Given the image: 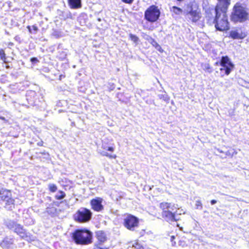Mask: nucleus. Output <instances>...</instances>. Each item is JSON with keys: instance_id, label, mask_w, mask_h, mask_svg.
Segmentation results:
<instances>
[{"instance_id": "obj_6", "label": "nucleus", "mask_w": 249, "mask_h": 249, "mask_svg": "<svg viewBox=\"0 0 249 249\" xmlns=\"http://www.w3.org/2000/svg\"><path fill=\"white\" fill-rule=\"evenodd\" d=\"M91 211L86 208H81L78 210L73 216L74 221L79 223H85L89 222L92 218Z\"/></svg>"}, {"instance_id": "obj_24", "label": "nucleus", "mask_w": 249, "mask_h": 249, "mask_svg": "<svg viewBox=\"0 0 249 249\" xmlns=\"http://www.w3.org/2000/svg\"><path fill=\"white\" fill-rule=\"evenodd\" d=\"M0 59L3 61L4 63L6 62V55L4 50L2 49H0Z\"/></svg>"}, {"instance_id": "obj_1", "label": "nucleus", "mask_w": 249, "mask_h": 249, "mask_svg": "<svg viewBox=\"0 0 249 249\" xmlns=\"http://www.w3.org/2000/svg\"><path fill=\"white\" fill-rule=\"evenodd\" d=\"M161 218L168 223L177 222V214L179 208L174 203L163 201L159 204Z\"/></svg>"}, {"instance_id": "obj_3", "label": "nucleus", "mask_w": 249, "mask_h": 249, "mask_svg": "<svg viewBox=\"0 0 249 249\" xmlns=\"http://www.w3.org/2000/svg\"><path fill=\"white\" fill-rule=\"evenodd\" d=\"M215 16L213 18L207 13V17L208 20L213 19V23L216 31L220 32H227L230 29V22L228 20L227 13L214 12Z\"/></svg>"}, {"instance_id": "obj_13", "label": "nucleus", "mask_w": 249, "mask_h": 249, "mask_svg": "<svg viewBox=\"0 0 249 249\" xmlns=\"http://www.w3.org/2000/svg\"><path fill=\"white\" fill-rule=\"evenodd\" d=\"M103 199L102 197H96L90 200V205L92 210L96 212L102 211L104 207L103 205Z\"/></svg>"}, {"instance_id": "obj_28", "label": "nucleus", "mask_w": 249, "mask_h": 249, "mask_svg": "<svg viewBox=\"0 0 249 249\" xmlns=\"http://www.w3.org/2000/svg\"><path fill=\"white\" fill-rule=\"evenodd\" d=\"M121 1L124 3L131 4L133 2L134 0H121Z\"/></svg>"}, {"instance_id": "obj_35", "label": "nucleus", "mask_w": 249, "mask_h": 249, "mask_svg": "<svg viewBox=\"0 0 249 249\" xmlns=\"http://www.w3.org/2000/svg\"><path fill=\"white\" fill-rule=\"evenodd\" d=\"M65 77V76L64 75L61 74V75H59V79L60 80H61L62 78H64Z\"/></svg>"}, {"instance_id": "obj_5", "label": "nucleus", "mask_w": 249, "mask_h": 249, "mask_svg": "<svg viewBox=\"0 0 249 249\" xmlns=\"http://www.w3.org/2000/svg\"><path fill=\"white\" fill-rule=\"evenodd\" d=\"M0 202H4V208L8 210H12L15 208V200L11 190L0 187Z\"/></svg>"}, {"instance_id": "obj_2", "label": "nucleus", "mask_w": 249, "mask_h": 249, "mask_svg": "<svg viewBox=\"0 0 249 249\" xmlns=\"http://www.w3.org/2000/svg\"><path fill=\"white\" fill-rule=\"evenodd\" d=\"M71 236L76 245H87L92 243V232L87 228L76 229L71 233Z\"/></svg>"}, {"instance_id": "obj_33", "label": "nucleus", "mask_w": 249, "mask_h": 249, "mask_svg": "<svg viewBox=\"0 0 249 249\" xmlns=\"http://www.w3.org/2000/svg\"><path fill=\"white\" fill-rule=\"evenodd\" d=\"M37 144L38 146H42L43 145V141H41V142H38Z\"/></svg>"}, {"instance_id": "obj_21", "label": "nucleus", "mask_w": 249, "mask_h": 249, "mask_svg": "<svg viewBox=\"0 0 249 249\" xmlns=\"http://www.w3.org/2000/svg\"><path fill=\"white\" fill-rule=\"evenodd\" d=\"M201 66L203 70L209 73H211L213 71V68L209 63H201Z\"/></svg>"}, {"instance_id": "obj_32", "label": "nucleus", "mask_w": 249, "mask_h": 249, "mask_svg": "<svg viewBox=\"0 0 249 249\" xmlns=\"http://www.w3.org/2000/svg\"><path fill=\"white\" fill-rule=\"evenodd\" d=\"M31 27L30 26H29V25L27 26V28L28 29V31L29 32V33L32 34V30H31Z\"/></svg>"}, {"instance_id": "obj_7", "label": "nucleus", "mask_w": 249, "mask_h": 249, "mask_svg": "<svg viewBox=\"0 0 249 249\" xmlns=\"http://www.w3.org/2000/svg\"><path fill=\"white\" fill-rule=\"evenodd\" d=\"M160 16V11L158 6L156 5H151L145 11L144 14V19L151 23L157 21Z\"/></svg>"}, {"instance_id": "obj_9", "label": "nucleus", "mask_w": 249, "mask_h": 249, "mask_svg": "<svg viewBox=\"0 0 249 249\" xmlns=\"http://www.w3.org/2000/svg\"><path fill=\"white\" fill-rule=\"evenodd\" d=\"M123 224L127 230L134 231L139 226V219L133 214L127 213L123 219Z\"/></svg>"}, {"instance_id": "obj_31", "label": "nucleus", "mask_w": 249, "mask_h": 249, "mask_svg": "<svg viewBox=\"0 0 249 249\" xmlns=\"http://www.w3.org/2000/svg\"><path fill=\"white\" fill-rule=\"evenodd\" d=\"M30 61L32 62H38V59L36 57H32L31 59H30Z\"/></svg>"}, {"instance_id": "obj_30", "label": "nucleus", "mask_w": 249, "mask_h": 249, "mask_svg": "<svg viewBox=\"0 0 249 249\" xmlns=\"http://www.w3.org/2000/svg\"><path fill=\"white\" fill-rule=\"evenodd\" d=\"M32 27L34 31V33H36L38 30V27L36 25H33Z\"/></svg>"}, {"instance_id": "obj_22", "label": "nucleus", "mask_w": 249, "mask_h": 249, "mask_svg": "<svg viewBox=\"0 0 249 249\" xmlns=\"http://www.w3.org/2000/svg\"><path fill=\"white\" fill-rule=\"evenodd\" d=\"M66 196V193L64 191L59 190L58 191V194L55 195L54 198L56 200H61L64 198Z\"/></svg>"}, {"instance_id": "obj_27", "label": "nucleus", "mask_w": 249, "mask_h": 249, "mask_svg": "<svg viewBox=\"0 0 249 249\" xmlns=\"http://www.w3.org/2000/svg\"><path fill=\"white\" fill-rule=\"evenodd\" d=\"M196 206L197 208H202V204L201 201L200 200H197L196 202Z\"/></svg>"}, {"instance_id": "obj_8", "label": "nucleus", "mask_w": 249, "mask_h": 249, "mask_svg": "<svg viewBox=\"0 0 249 249\" xmlns=\"http://www.w3.org/2000/svg\"><path fill=\"white\" fill-rule=\"evenodd\" d=\"M189 10L185 13V16L187 21L191 23H196L201 18V13L198 7H193L192 5H188Z\"/></svg>"}, {"instance_id": "obj_36", "label": "nucleus", "mask_w": 249, "mask_h": 249, "mask_svg": "<svg viewBox=\"0 0 249 249\" xmlns=\"http://www.w3.org/2000/svg\"><path fill=\"white\" fill-rule=\"evenodd\" d=\"M0 119L3 121H5V119L4 117L0 116Z\"/></svg>"}, {"instance_id": "obj_16", "label": "nucleus", "mask_w": 249, "mask_h": 249, "mask_svg": "<svg viewBox=\"0 0 249 249\" xmlns=\"http://www.w3.org/2000/svg\"><path fill=\"white\" fill-rule=\"evenodd\" d=\"M95 237L99 245H102L107 240L106 232L102 230H98L95 232Z\"/></svg>"}, {"instance_id": "obj_23", "label": "nucleus", "mask_w": 249, "mask_h": 249, "mask_svg": "<svg viewBox=\"0 0 249 249\" xmlns=\"http://www.w3.org/2000/svg\"><path fill=\"white\" fill-rule=\"evenodd\" d=\"M48 189L50 193H53L57 190V186L56 184L52 183L48 185Z\"/></svg>"}, {"instance_id": "obj_20", "label": "nucleus", "mask_w": 249, "mask_h": 249, "mask_svg": "<svg viewBox=\"0 0 249 249\" xmlns=\"http://www.w3.org/2000/svg\"><path fill=\"white\" fill-rule=\"evenodd\" d=\"M150 44L155 48L160 53H162L163 52V50L162 49L161 47L158 43V42L151 37H149V38L147 39Z\"/></svg>"}, {"instance_id": "obj_4", "label": "nucleus", "mask_w": 249, "mask_h": 249, "mask_svg": "<svg viewBox=\"0 0 249 249\" xmlns=\"http://www.w3.org/2000/svg\"><path fill=\"white\" fill-rule=\"evenodd\" d=\"M249 18V14L239 2H237L233 6L231 14V19L234 22H243Z\"/></svg>"}, {"instance_id": "obj_18", "label": "nucleus", "mask_w": 249, "mask_h": 249, "mask_svg": "<svg viewBox=\"0 0 249 249\" xmlns=\"http://www.w3.org/2000/svg\"><path fill=\"white\" fill-rule=\"evenodd\" d=\"M13 244V241L12 238H10L8 237H5L1 241L0 245L3 248H9Z\"/></svg>"}, {"instance_id": "obj_38", "label": "nucleus", "mask_w": 249, "mask_h": 249, "mask_svg": "<svg viewBox=\"0 0 249 249\" xmlns=\"http://www.w3.org/2000/svg\"><path fill=\"white\" fill-rule=\"evenodd\" d=\"M218 63L217 62H216L215 63V64H216V65H217V64H218Z\"/></svg>"}, {"instance_id": "obj_11", "label": "nucleus", "mask_w": 249, "mask_h": 249, "mask_svg": "<svg viewBox=\"0 0 249 249\" xmlns=\"http://www.w3.org/2000/svg\"><path fill=\"white\" fill-rule=\"evenodd\" d=\"M219 64L221 66L220 71L226 75H228L234 68L233 64L227 55L222 56Z\"/></svg>"}, {"instance_id": "obj_25", "label": "nucleus", "mask_w": 249, "mask_h": 249, "mask_svg": "<svg viewBox=\"0 0 249 249\" xmlns=\"http://www.w3.org/2000/svg\"><path fill=\"white\" fill-rule=\"evenodd\" d=\"M237 154V152L236 150L233 148H230L227 152H226V156L229 157H232L234 155H236Z\"/></svg>"}, {"instance_id": "obj_12", "label": "nucleus", "mask_w": 249, "mask_h": 249, "mask_svg": "<svg viewBox=\"0 0 249 249\" xmlns=\"http://www.w3.org/2000/svg\"><path fill=\"white\" fill-rule=\"evenodd\" d=\"M102 148L104 150L103 152L102 155L107 157L110 159H115L117 158L116 154H109L106 151H108L113 152L115 150V145L113 143L109 142H102Z\"/></svg>"}, {"instance_id": "obj_14", "label": "nucleus", "mask_w": 249, "mask_h": 249, "mask_svg": "<svg viewBox=\"0 0 249 249\" xmlns=\"http://www.w3.org/2000/svg\"><path fill=\"white\" fill-rule=\"evenodd\" d=\"M218 2L214 8V12L227 13L231 0H217Z\"/></svg>"}, {"instance_id": "obj_15", "label": "nucleus", "mask_w": 249, "mask_h": 249, "mask_svg": "<svg viewBox=\"0 0 249 249\" xmlns=\"http://www.w3.org/2000/svg\"><path fill=\"white\" fill-rule=\"evenodd\" d=\"M246 36L247 34L245 32L238 30L231 31L229 34V37L233 39H242Z\"/></svg>"}, {"instance_id": "obj_37", "label": "nucleus", "mask_w": 249, "mask_h": 249, "mask_svg": "<svg viewBox=\"0 0 249 249\" xmlns=\"http://www.w3.org/2000/svg\"><path fill=\"white\" fill-rule=\"evenodd\" d=\"M178 0V1H179V2H180V1H183V0Z\"/></svg>"}, {"instance_id": "obj_19", "label": "nucleus", "mask_w": 249, "mask_h": 249, "mask_svg": "<svg viewBox=\"0 0 249 249\" xmlns=\"http://www.w3.org/2000/svg\"><path fill=\"white\" fill-rule=\"evenodd\" d=\"M170 11L171 13L172 16L174 17H178L180 16L183 13V10L176 6H173L170 8Z\"/></svg>"}, {"instance_id": "obj_10", "label": "nucleus", "mask_w": 249, "mask_h": 249, "mask_svg": "<svg viewBox=\"0 0 249 249\" xmlns=\"http://www.w3.org/2000/svg\"><path fill=\"white\" fill-rule=\"evenodd\" d=\"M6 227L10 230L13 229L14 231L22 239L27 238L28 233L23 226L16 221L12 220L6 224Z\"/></svg>"}, {"instance_id": "obj_39", "label": "nucleus", "mask_w": 249, "mask_h": 249, "mask_svg": "<svg viewBox=\"0 0 249 249\" xmlns=\"http://www.w3.org/2000/svg\"><path fill=\"white\" fill-rule=\"evenodd\" d=\"M9 44L12 45H13V43H10Z\"/></svg>"}, {"instance_id": "obj_17", "label": "nucleus", "mask_w": 249, "mask_h": 249, "mask_svg": "<svg viewBox=\"0 0 249 249\" xmlns=\"http://www.w3.org/2000/svg\"><path fill=\"white\" fill-rule=\"evenodd\" d=\"M67 2L71 9H77L82 7L81 0H67Z\"/></svg>"}, {"instance_id": "obj_34", "label": "nucleus", "mask_w": 249, "mask_h": 249, "mask_svg": "<svg viewBox=\"0 0 249 249\" xmlns=\"http://www.w3.org/2000/svg\"><path fill=\"white\" fill-rule=\"evenodd\" d=\"M216 203V201L214 199H213L211 200V203L212 205H213Z\"/></svg>"}, {"instance_id": "obj_26", "label": "nucleus", "mask_w": 249, "mask_h": 249, "mask_svg": "<svg viewBox=\"0 0 249 249\" xmlns=\"http://www.w3.org/2000/svg\"><path fill=\"white\" fill-rule=\"evenodd\" d=\"M129 37L130 39L135 43H137L139 41V37L135 35L130 34Z\"/></svg>"}, {"instance_id": "obj_29", "label": "nucleus", "mask_w": 249, "mask_h": 249, "mask_svg": "<svg viewBox=\"0 0 249 249\" xmlns=\"http://www.w3.org/2000/svg\"><path fill=\"white\" fill-rule=\"evenodd\" d=\"M175 239V236L172 235L171 236V241L172 242V245L173 246H175L176 245V242L174 241Z\"/></svg>"}]
</instances>
